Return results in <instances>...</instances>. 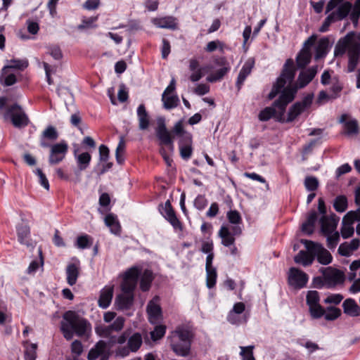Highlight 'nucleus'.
I'll use <instances>...</instances> for the list:
<instances>
[{
    "instance_id": "obj_1",
    "label": "nucleus",
    "mask_w": 360,
    "mask_h": 360,
    "mask_svg": "<svg viewBox=\"0 0 360 360\" xmlns=\"http://www.w3.org/2000/svg\"><path fill=\"white\" fill-rule=\"evenodd\" d=\"M317 71V65L309 67L301 71L298 75L297 83L292 85H288L283 90L281 94L279 95L276 104L283 110L284 106H288L289 103L294 101L298 89L304 88L313 80Z\"/></svg>"
},
{
    "instance_id": "obj_2",
    "label": "nucleus",
    "mask_w": 360,
    "mask_h": 360,
    "mask_svg": "<svg viewBox=\"0 0 360 360\" xmlns=\"http://www.w3.org/2000/svg\"><path fill=\"white\" fill-rule=\"evenodd\" d=\"M300 242L310 254L314 255V259L316 257L320 264L328 265L332 262L331 254L321 244L307 239H301Z\"/></svg>"
},
{
    "instance_id": "obj_3",
    "label": "nucleus",
    "mask_w": 360,
    "mask_h": 360,
    "mask_svg": "<svg viewBox=\"0 0 360 360\" xmlns=\"http://www.w3.org/2000/svg\"><path fill=\"white\" fill-rule=\"evenodd\" d=\"M63 319L69 323L75 334L79 337L84 336L88 330H91V324L85 319L79 316L75 311H68L63 315Z\"/></svg>"
},
{
    "instance_id": "obj_4",
    "label": "nucleus",
    "mask_w": 360,
    "mask_h": 360,
    "mask_svg": "<svg viewBox=\"0 0 360 360\" xmlns=\"http://www.w3.org/2000/svg\"><path fill=\"white\" fill-rule=\"evenodd\" d=\"M4 117H9L13 125L18 129L25 128L30 122L27 115L18 103H14L8 107Z\"/></svg>"
},
{
    "instance_id": "obj_5",
    "label": "nucleus",
    "mask_w": 360,
    "mask_h": 360,
    "mask_svg": "<svg viewBox=\"0 0 360 360\" xmlns=\"http://www.w3.org/2000/svg\"><path fill=\"white\" fill-rule=\"evenodd\" d=\"M321 271L325 278L326 288H335L337 285L342 284L345 280V276L343 271L332 268H322Z\"/></svg>"
},
{
    "instance_id": "obj_6",
    "label": "nucleus",
    "mask_w": 360,
    "mask_h": 360,
    "mask_svg": "<svg viewBox=\"0 0 360 360\" xmlns=\"http://www.w3.org/2000/svg\"><path fill=\"white\" fill-rule=\"evenodd\" d=\"M278 98L273 102L271 106L266 107L259 112L258 117L260 121L266 122L271 117H274L277 122L284 123V115L287 106H284L285 108L282 110L281 107L276 104Z\"/></svg>"
},
{
    "instance_id": "obj_7",
    "label": "nucleus",
    "mask_w": 360,
    "mask_h": 360,
    "mask_svg": "<svg viewBox=\"0 0 360 360\" xmlns=\"http://www.w3.org/2000/svg\"><path fill=\"white\" fill-rule=\"evenodd\" d=\"M156 136L160 141V144L169 147V149H174V139L171 133L168 131L165 124V119L163 117H159L157 119V127L155 129Z\"/></svg>"
},
{
    "instance_id": "obj_8",
    "label": "nucleus",
    "mask_w": 360,
    "mask_h": 360,
    "mask_svg": "<svg viewBox=\"0 0 360 360\" xmlns=\"http://www.w3.org/2000/svg\"><path fill=\"white\" fill-rule=\"evenodd\" d=\"M309 281V276L303 271L291 267L289 269L288 282L295 289H302L307 285Z\"/></svg>"
},
{
    "instance_id": "obj_9",
    "label": "nucleus",
    "mask_w": 360,
    "mask_h": 360,
    "mask_svg": "<svg viewBox=\"0 0 360 360\" xmlns=\"http://www.w3.org/2000/svg\"><path fill=\"white\" fill-rule=\"evenodd\" d=\"M49 162L50 165H57L65 158L68 150V145L65 141H61L53 145H51Z\"/></svg>"
},
{
    "instance_id": "obj_10",
    "label": "nucleus",
    "mask_w": 360,
    "mask_h": 360,
    "mask_svg": "<svg viewBox=\"0 0 360 360\" xmlns=\"http://www.w3.org/2000/svg\"><path fill=\"white\" fill-rule=\"evenodd\" d=\"M347 56V72H353L360 59V43L355 41L351 44L348 48Z\"/></svg>"
},
{
    "instance_id": "obj_11",
    "label": "nucleus",
    "mask_w": 360,
    "mask_h": 360,
    "mask_svg": "<svg viewBox=\"0 0 360 360\" xmlns=\"http://www.w3.org/2000/svg\"><path fill=\"white\" fill-rule=\"evenodd\" d=\"M162 215L164 218L169 222L174 229L182 230V224L177 218L176 213L172 206L170 201L168 200L165 202V207H162L161 211Z\"/></svg>"
},
{
    "instance_id": "obj_12",
    "label": "nucleus",
    "mask_w": 360,
    "mask_h": 360,
    "mask_svg": "<svg viewBox=\"0 0 360 360\" xmlns=\"http://www.w3.org/2000/svg\"><path fill=\"white\" fill-rule=\"evenodd\" d=\"M339 218L335 214L330 217L322 216L320 219L321 230L323 235L332 234L335 230Z\"/></svg>"
},
{
    "instance_id": "obj_13",
    "label": "nucleus",
    "mask_w": 360,
    "mask_h": 360,
    "mask_svg": "<svg viewBox=\"0 0 360 360\" xmlns=\"http://www.w3.org/2000/svg\"><path fill=\"white\" fill-rule=\"evenodd\" d=\"M354 35V33L351 32L338 40L334 49V56L335 57L342 56L345 53L346 51H348L349 46L353 43L352 39Z\"/></svg>"
},
{
    "instance_id": "obj_14",
    "label": "nucleus",
    "mask_w": 360,
    "mask_h": 360,
    "mask_svg": "<svg viewBox=\"0 0 360 360\" xmlns=\"http://www.w3.org/2000/svg\"><path fill=\"white\" fill-rule=\"evenodd\" d=\"M193 136L187 134L184 139L179 141L180 155L184 160L191 158L193 153L192 148Z\"/></svg>"
},
{
    "instance_id": "obj_15",
    "label": "nucleus",
    "mask_w": 360,
    "mask_h": 360,
    "mask_svg": "<svg viewBox=\"0 0 360 360\" xmlns=\"http://www.w3.org/2000/svg\"><path fill=\"white\" fill-rule=\"evenodd\" d=\"M16 232L18 242L27 247L32 245L30 238V228L25 223L19 224L16 226Z\"/></svg>"
},
{
    "instance_id": "obj_16",
    "label": "nucleus",
    "mask_w": 360,
    "mask_h": 360,
    "mask_svg": "<svg viewBox=\"0 0 360 360\" xmlns=\"http://www.w3.org/2000/svg\"><path fill=\"white\" fill-rule=\"evenodd\" d=\"M113 285H106L101 290L98 300V306L101 308L107 309L110 306L113 297Z\"/></svg>"
},
{
    "instance_id": "obj_17",
    "label": "nucleus",
    "mask_w": 360,
    "mask_h": 360,
    "mask_svg": "<svg viewBox=\"0 0 360 360\" xmlns=\"http://www.w3.org/2000/svg\"><path fill=\"white\" fill-rule=\"evenodd\" d=\"M58 138V132L56 129L51 125L48 126L42 132L40 138V146L42 148H46L51 147L46 140L54 141Z\"/></svg>"
},
{
    "instance_id": "obj_18",
    "label": "nucleus",
    "mask_w": 360,
    "mask_h": 360,
    "mask_svg": "<svg viewBox=\"0 0 360 360\" xmlns=\"http://www.w3.org/2000/svg\"><path fill=\"white\" fill-rule=\"evenodd\" d=\"M254 65L255 60L253 59H248L243 65L238 75V78L236 83V85L238 90L240 89L242 85L243 84L248 76L250 75L252 68H254Z\"/></svg>"
},
{
    "instance_id": "obj_19",
    "label": "nucleus",
    "mask_w": 360,
    "mask_h": 360,
    "mask_svg": "<svg viewBox=\"0 0 360 360\" xmlns=\"http://www.w3.org/2000/svg\"><path fill=\"white\" fill-rule=\"evenodd\" d=\"M134 302V295L120 294L116 296L115 305L117 310H127Z\"/></svg>"
},
{
    "instance_id": "obj_20",
    "label": "nucleus",
    "mask_w": 360,
    "mask_h": 360,
    "mask_svg": "<svg viewBox=\"0 0 360 360\" xmlns=\"http://www.w3.org/2000/svg\"><path fill=\"white\" fill-rule=\"evenodd\" d=\"M288 83L289 84V85H292V82H290L288 79L280 75L276 79V82L274 83L272 89L268 95V99L273 100L278 94H280L281 95L283 90L287 87L285 86V85Z\"/></svg>"
},
{
    "instance_id": "obj_21",
    "label": "nucleus",
    "mask_w": 360,
    "mask_h": 360,
    "mask_svg": "<svg viewBox=\"0 0 360 360\" xmlns=\"http://www.w3.org/2000/svg\"><path fill=\"white\" fill-rule=\"evenodd\" d=\"M153 22L156 27L160 28L170 29L172 30L177 29L176 19L173 16L156 18L153 20Z\"/></svg>"
},
{
    "instance_id": "obj_22",
    "label": "nucleus",
    "mask_w": 360,
    "mask_h": 360,
    "mask_svg": "<svg viewBox=\"0 0 360 360\" xmlns=\"http://www.w3.org/2000/svg\"><path fill=\"white\" fill-rule=\"evenodd\" d=\"M139 120V128L141 130H146L150 125V117L144 104H140L136 110Z\"/></svg>"
},
{
    "instance_id": "obj_23",
    "label": "nucleus",
    "mask_w": 360,
    "mask_h": 360,
    "mask_svg": "<svg viewBox=\"0 0 360 360\" xmlns=\"http://www.w3.org/2000/svg\"><path fill=\"white\" fill-rule=\"evenodd\" d=\"M342 308L344 313L349 316H360V307L352 298L346 299L342 303Z\"/></svg>"
},
{
    "instance_id": "obj_24",
    "label": "nucleus",
    "mask_w": 360,
    "mask_h": 360,
    "mask_svg": "<svg viewBox=\"0 0 360 360\" xmlns=\"http://www.w3.org/2000/svg\"><path fill=\"white\" fill-rule=\"evenodd\" d=\"M28 60L27 59H11L8 60V65H4L1 70L2 76L7 74V70L15 69L18 70H24L28 67Z\"/></svg>"
},
{
    "instance_id": "obj_25",
    "label": "nucleus",
    "mask_w": 360,
    "mask_h": 360,
    "mask_svg": "<svg viewBox=\"0 0 360 360\" xmlns=\"http://www.w3.org/2000/svg\"><path fill=\"white\" fill-rule=\"evenodd\" d=\"M318 219V214L316 211H311L304 221L302 225V231L306 234L310 236L314 233V226Z\"/></svg>"
},
{
    "instance_id": "obj_26",
    "label": "nucleus",
    "mask_w": 360,
    "mask_h": 360,
    "mask_svg": "<svg viewBox=\"0 0 360 360\" xmlns=\"http://www.w3.org/2000/svg\"><path fill=\"white\" fill-rule=\"evenodd\" d=\"M105 224L110 228L111 233L115 235L120 234L121 226L115 214L112 213L108 214L105 217Z\"/></svg>"
},
{
    "instance_id": "obj_27",
    "label": "nucleus",
    "mask_w": 360,
    "mask_h": 360,
    "mask_svg": "<svg viewBox=\"0 0 360 360\" xmlns=\"http://www.w3.org/2000/svg\"><path fill=\"white\" fill-rule=\"evenodd\" d=\"M79 275V268L74 263L69 264L66 268V280L70 285H74Z\"/></svg>"
},
{
    "instance_id": "obj_28",
    "label": "nucleus",
    "mask_w": 360,
    "mask_h": 360,
    "mask_svg": "<svg viewBox=\"0 0 360 360\" xmlns=\"http://www.w3.org/2000/svg\"><path fill=\"white\" fill-rule=\"evenodd\" d=\"M294 261L297 264H300L304 266H308L312 264L314 261V255L308 251L300 250L294 257Z\"/></svg>"
},
{
    "instance_id": "obj_29",
    "label": "nucleus",
    "mask_w": 360,
    "mask_h": 360,
    "mask_svg": "<svg viewBox=\"0 0 360 360\" xmlns=\"http://www.w3.org/2000/svg\"><path fill=\"white\" fill-rule=\"evenodd\" d=\"M280 75L288 79L290 82H293L295 76V69L292 59L289 58L286 60Z\"/></svg>"
},
{
    "instance_id": "obj_30",
    "label": "nucleus",
    "mask_w": 360,
    "mask_h": 360,
    "mask_svg": "<svg viewBox=\"0 0 360 360\" xmlns=\"http://www.w3.org/2000/svg\"><path fill=\"white\" fill-rule=\"evenodd\" d=\"M77 150H75L74 155L77 161V167L80 171L85 170L89 166L91 155L88 152H84L77 155Z\"/></svg>"
},
{
    "instance_id": "obj_31",
    "label": "nucleus",
    "mask_w": 360,
    "mask_h": 360,
    "mask_svg": "<svg viewBox=\"0 0 360 360\" xmlns=\"http://www.w3.org/2000/svg\"><path fill=\"white\" fill-rule=\"evenodd\" d=\"M142 343L143 338L140 333L136 332L129 336L127 346L131 352H136L142 345Z\"/></svg>"
},
{
    "instance_id": "obj_32",
    "label": "nucleus",
    "mask_w": 360,
    "mask_h": 360,
    "mask_svg": "<svg viewBox=\"0 0 360 360\" xmlns=\"http://www.w3.org/2000/svg\"><path fill=\"white\" fill-rule=\"evenodd\" d=\"M219 236L221 238V244L225 247H231L235 243V237L232 236L229 229L222 226L219 231Z\"/></svg>"
},
{
    "instance_id": "obj_33",
    "label": "nucleus",
    "mask_w": 360,
    "mask_h": 360,
    "mask_svg": "<svg viewBox=\"0 0 360 360\" xmlns=\"http://www.w3.org/2000/svg\"><path fill=\"white\" fill-rule=\"evenodd\" d=\"M172 349L175 354L180 356H187L190 354L191 345L185 342H181L172 344Z\"/></svg>"
},
{
    "instance_id": "obj_34",
    "label": "nucleus",
    "mask_w": 360,
    "mask_h": 360,
    "mask_svg": "<svg viewBox=\"0 0 360 360\" xmlns=\"http://www.w3.org/2000/svg\"><path fill=\"white\" fill-rule=\"evenodd\" d=\"M107 345L105 341L99 340L95 346L91 348L87 355L88 360H96L105 350Z\"/></svg>"
},
{
    "instance_id": "obj_35",
    "label": "nucleus",
    "mask_w": 360,
    "mask_h": 360,
    "mask_svg": "<svg viewBox=\"0 0 360 360\" xmlns=\"http://www.w3.org/2000/svg\"><path fill=\"white\" fill-rule=\"evenodd\" d=\"M359 133V127L356 119H351L345 123L343 134L347 136H356Z\"/></svg>"
},
{
    "instance_id": "obj_36",
    "label": "nucleus",
    "mask_w": 360,
    "mask_h": 360,
    "mask_svg": "<svg viewBox=\"0 0 360 360\" xmlns=\"http://www.w3.org/2000/svg\"><path fill=\"white\" fill-rule=\"evenodd\" d=\"M153 280V272L149 269L144 270L140 279V288L143 292L149 290Z\"/></svg>"
},
{
    "instance_id": "obj_37",
    "label": "nucleus",
    "mask_w": 360,
    "mask_h": 360,
    "mask_svg": "<svg viewBox=\"0 0 360 360\" xmlns=\"http://www.w3.org/2000/svg\"><path fill=\"white\" fill-rule=\"evenodd\" d=\"M311 54L307 49L302 50L296 57L297 65L299 68H304L311 60Z\"/></svg>"
},
{
    "instance_id": "obj_38",
    "label": "nucleus",
    "mask_w": 360,
    "mask_h": 360,
    "mask_svg": "<svg viewBox=\"0 0 360 360\" xmlns=\"http://www.w3.org/2000/svg\"><path fill=\"white\" fill-rule=\"evenodd\" d=\"M352 4L349 1H347L340 5L336 11L332 13H335V16L336 18H338V20H342L348 15L352 10Z\"/></svg>"
},
{
    "instance_id": "obj_39",
    "label": "nucleus",
    "mask_w": 360,
    "mask_h": 360,
    "mask_svg": "<svg viewBox=\"0 0 360 360\" xmlns=\"http://www.w3.org/2000/svg\"><path fill=\"white\" fill-rule=\"evenodd\" d=\"M162 101L163 103V107L166 110L175 108L179 105L180 103L177 95L162 96Z\"/></svg>"
},
{
    "instance_id": "obj_40",
    "label": "nucleus",
    "mask_w": 360,
    "mask_h": 360,
    "mask_svg": "<svg viewBox=\"0 0 360 360\" xmlns=\"http://www.w3.org/2000/svg\"><path fill=\"white\" fill-rule=\"evenodd\" d=\"M333 207L338 212H344L348 207L347 198L344 195H338L334 200Z\"/></svg>"
},
{
    "instance_id": "obj_41",
    "label": "nucleus",
    "mask_w": 360,
    "mask_h": 360,
    "mask_svg": "<svg viewBox=\"0 0 360 360\" xmlns=\"http://www.w3.org/2000/svg\"><path fill=\"white\" fill-rule=\"evenodd\" d=\"M93 245V238L87 234L79 236L75 245L79 249L89 248Z\"/></svg>"
},
{
    "instance_id": "obj_42",
    "label": "nucleus",
    "mask_w": 360,
    "mask_h": 360,
    "mask_svg": "<svg viewBox=\"0 0 360 360\" xmlns=\"http://www.w3.org/2000/svg\"><path fill=\"white\" fill-rule=\"evenodd\" d=\"M304 111L300 108L299 103H293L288 109L287 118H285L284 122L289 123L293 122Z\"/></svg>"
},
{
    "instance_id": "obj_43",
    "label": "nucleus",
    "mask_w": 360,
    "mask_h": 360,
    "mask_svg": "<svg viewBox=\"0 0 360 360\" xmlns=\"http://www.w3.org/2000/svg\"><path fill=\"white\" fill-rule=\"evenodd\" d=\"M172 133L174 136L179 137V140L184 139L187 134L192 135L190 132L184 129V119H181L175 123L172 129Z\"/></svg>"
},
{
    "instance_id": "obj_44",
    "label": "nucleus",
    "mask_w": 360,
    "mask_h": 360,
    "mask_svg": "<svg viewBox=\"0 0 360 360\" xmlns=\"http://www.w3.org/2000/svg\"><path fill=\"white\" fill-rule=\"evenodd\" d=\"M147 312L150 321L151 319L158 320L162 315L161 307L152 302H150L147 306Z\"/></svg>"
},
{
    "instance_id": "obj_45",
    "label": "nucleus",
    "mask_w": 360,
    "mask_h": 360,
    "mask_svg": "<svg viewBox=\"0 0 360 360\" xmlns=\"http://www.w3.org/2000/svg\"><path fill=\"white\" fill-rule=\"evenodd\" d=\"M124 319L122 316H118L115 321L108 327L105 328L106 335H110L112 332H118L123 328L124 324Z\"/></svg>"
},
{
    "instance_id": "obj_46",
    "label": "nucleus",
    "mask_w": 360,
    "mask_h": 360,
    "mask_svg": "<svg viewBox=\"0 0 360 360\" xmlns=\"http://www.w3.org/2000/svg\"><path fill=\"white\" fill-rule=\"evenodd\" d=\"M341 314L342 312L340 309L333 306H328L326 308L324 319L326 321H334L338 319Z\"/></svg>"
},
{
    "instance_id": "obj_47",
    "label": "nucleus",
    "mask_w": 360,
    "mask_h": 360,
    "mask_svg": "<svg viewBox=\"0 0 360 360\" xmlns=\"http://www.w3.org/2000/svg\"><path fill=\"white\" fill-rule=\"evenodd\" d=\"M206 270V285L210 289L216 285L217 274L216 268L205 269Z\"/></svg>"
},
{
    "instance_id": "obj_48",
    "label": "nucleus",
    "mask_w": 360,
    "mask_h": 360,
    "mask_svg": "<svg viewBox=\"0 0 360 360\" xmlns=\"http://www.w3.org/2000/svg\"><path fill=\"white\" fill-rule=\"evenodd\" d=\"M356 210L348 212L343 217L342 222L352 224L355 221H360V205Z\"/></svg>"
},
{
    "instance_id": "obj_49",
    "label": "nucleus",
    "mask_w": 360,
    "mask_h": 360,
    "mask_svg": "<svg viewBox=\"0 0 360 360\" xmlns=\"http://www.w3.org/2000/svg\"><path fill=\"white\" fill-rule=\"evenodd\" d=\"M330 46L331 45L330 44V41L328 37L321 38L317 46V57L321 55H326Z\"/></svg>"
},
{
    "instance_id": "obj_50",
    "label": "nucleus",
    "mask_w": 360,
    "mask_h": 360,
    "mask_svg": "<svg viewBox=\"0 0 360 360\" xmlns=\"http://www.w3.org/2000/svg\"><path fill=\"white\" fill-rule=\"evenodd\" d=\"M141 274V270L139 267L134 266L127 269L124 274V279L138 282Z\"/></svg>"
},
{
    "instance_id": "obj_51",
    "label": "nucleus",
    "mask_w": 360,
    "mask_h": 360,
    "mask_svg": "<svg viewBox=\"0 0 360 360\" xmlns=\"http://www.w3.org/2000/svg\"><path fill=\"white\" fill-rule=\"evenodd\" d=\"M240 356H241L242 360H256L253 354V350L255 349L254 345H249L246 347L240 346Z\"/></svg>"
},
{
    "instance_id": "obj_52",
    "label": "nucleus",
    "mask_w": 360,
    "mask_h": 360,
    "mask_svg": "<svg viewBox=\"0 0 360 360\" xmlns=\"http://www.w3.org/2000/svg\"><path fill=\"white\" fill-rule=\"evenodd\" d=\"M175 333H176L179 341L190 343L191 345L193 334L191 331L186 328H179L176 330Z\"/></svg>"
},
{
    "instance_id": "obj_53",
    "label": "nucleus",
    "mask_w": 360,
    "mask_h": 360,
    "mask_svg": "<svg viewBox=\"0 0 360 360\" xmlns=\"http://www.w3.org/2000/svg\"><path fill=\"white\" fill-rule=\"evenodd\" d=\"M309 311L312 319H318L324 316L326 309L320 304L309 307Z\"/></svg>"
},
{
    "instance_id": "obj_54",
    "label": "nucleus",
    "mask_w": 360,
    "mask_h": 360,
    "mask_svg": "<svg viewBox=\"0 0 360 360\" xmlns=\"http://www.w3.org/2000/svg\"><path fill=\"white\" fill-rule=\"evenodd\" d=\"M320 302L319 293L316 290H309L306 296V302L308 307L316 305Z\"/></svg>"
},
{
    "instance_id": "obj_55",
    "label": "nucleus",
    "mask_w": 360,
    "mask_h": 360,
    "mask_svg": "<svg viewBox=\"0 0 360 360\" xmlns=\"http://www.w3.org/2000/svg\"><path fill=\"white\" fill-rule=\"evenodd\" d=\"M304 184L308 191L313 192L317 190L319 183L316 177L308 176L305 178Z\"/></svg>"
},
{
    "instance_id": "obj_56",
    "label": "nucleus",
    "mask_w": 360,
    "mask_h": 360,
    "mask_svg": "<svg viewBox=\"0 0 360 360\" xmlns=\"http://www.w3.org/2000/svg\"><path fill=\"white\" fill-rule=\"evenodd\" d=\"M349 18L353 24L355 26L357 25L359 19L360 18V0H356L354 2V5L351 11Z\"/></svg>"
},
{
    "instance_id": "obj_57",
    "label": "nucleus",
    "mask_w": 360,
    "mask_h": 360,
    "mask_svg": "<svg viewBox=\"0 0 360 360\" xmlns=\"http://www.w3.org/2000/svg\"><path fill=\"white\" fill-rule=\"evenodd\" d=\"M314 95L313 93L307 94L301 101H297L295 103L300 104V108L304 112L309 108L312 104Z\"/></svg>"
},
{
    "instance_id": "obj_58",
    "label": "nucleus",
    "mask_w": 360,
    "mask_h": 360,
    "mask_svg": "<svg viewBox=\"0 0 360 360\" xmlns=\"http://www.w3.org/2000/svg\"><path fill=\"white\" fill-rule=\"evenodd\" d=\"M314 95L313 93L307 94L301 101H297L295 103L300 104V108L304 112L309 108L312 104Z\"/></svg>"
},
{
    "instance_id": "obj_59",
    "label": "nucleus",
    "mask_w": 360,
    "mask_h": 360,
    "mask_svg": "<svg viewBox=\"0 0 360 360\" xmlns=\"http://www.w3.org/2000/svg\"><path fill=\"white\" fill-rule=\"evenodd\" d=\"M166 333V327L162 325H159L155 327L154 330L150 332V338L153 341H157L161 339Z\"/></svg>"
},
{
    "instance_id": "obj_60",
    "label": "nucleus",
    "mask_w": 360,
    "mask_h": 360,
    "mask_svg": "<svg viewBox=\"0 0 360 360\" xmlns=\"http://www.w3.org/2000/svg\"><path fill=\"white\" fill-rule=\"evenodd\" d=\"M136 285V282L123 279L121 288L124 294L133 295V292L135 290Z\"/></svg>"
},
{
    "instance_id": "obj_61",
    "label": "nucleus",
    "mask_w": 360,
    "mask_h": 360,
    "mask_svg": "<svg viewBox=\"0 0 360 360\" xmlns=\"http://www.w3.org/2000/svg\"><path fill=\"white\" fill-rule=\"evenodd\" d=\"M338 18H335V13H331L330 14H329L324 20L322 25L319 28V32H326L328 30V28L330 27V25L338 21Z\"/></svg>"
},
{
    "instance_id": "obj_62",
    "label": "nucleus",
    "mask_w": 360,
    "mask_h": 360,
    "mask_svg": "<svg viewBox=\"0 0 360 360\" xmlns=\"http://www.w3.org/2000/svg\"><path fill=\"white\" fill-rule=\"evenodd\" d=\"M229 221L232 224H240L242 223V218L240 213L234 210H230L226 214Z\"/></svg>"
},
{
    "instance_id": "obj_63",
    "label": "nucleus",
    "mask_w": 360,
    "mask_h": 360,
    "mask_svg": "<svg viewBox=\"0 0 360 360\" xmlns=\"http://www.w3.org/2000/svg\"><path fill=\"white\" fill-rule=\"evenodd\" d=\"M343 298V295L340 293L329 294L327 297L324 299L323 302L325 304L338 305L342 302Z\"/></svg>"
},
{
    "instance_id": "obj_64",
    "label": "nucleus",
    "mask_w": 360,
    "mask_h": 360,
    "mask_svg": "<svg viewBox=\"0 0 360 360\" xmlns=\"http://www.w3.org/2000/svg\"><path fill=\"white\" fill-rule=\"evenodd\" d=\"M194 207L198 210H202L207 205V200L203 195H198L193 202Z\"/></svg>"
}]
</instances>
